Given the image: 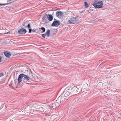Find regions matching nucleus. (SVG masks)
Returning a JSON list of instances; mask_svg holds the SVG:
<instances>
[{"label": "nucleus", "instance_id": "a211bd4d", "mask_svg": "<svg viewBox=\"0 0 121 121\" xmlns=\"http://www.w3.org/2000/svg\"><path fill=\"white\" fill-rule=\"evenodd\" d=\"M76 88H77L78 89H76V94H77V93L78 92H79V88H80L79 87V86H77V87Z\"/></svg>", "mask_w": 121, "mask_h": 121}, {"label": "nucleus", "instance_id": "6e6552de", "mask_svg": "<svg viewBox=\"0 0 121 121\" xmlns=\"http://www.w3.org/2000/svg\"><path fill=\"white\" fill-rule=\"evenodd\" d=\"M26 32V30L24 28H22L18 31V33L20 34H24Z\"/></svg>", "mask_w": 121, "mask_h": 121}, {"label": "nucleus", "instance_id": "9b49d317", "mask_svg": "<svg viewBox=\"0 0 121 121\" xmlns=\"http://www.w3.org/2000/svg\"><path fill=\"white\" fill-rule=\"evenodd\" d=\"M27 23H23L22 25V26L24 27V28H26L28 27V28H29L30 27V24H27Z\"/></svg>", "mask_w": 121, "mask_h": 121}, {"label": "nucleus", "instance_id": "b1692460", "mask_svg": "<svg viewBox=\"0 0 121 121\" xmlns=\"http://www.w3.org/2000/svg\"><path fill=\"white\" fill-rule=\"evenodd\" d=\"M3 74L2 73H0V77H1L3 76Z\"/></svg>", "mask_w": 121, "mask_h": 121}, {"label": "nucleus", "instance_id": "412c9836", "mask_svg": "<svg viewBox=\"0 0 121 121\" xmlns=\"http://www.w3.org/2000/svg\"><path fill=\"white\" fill-rule=\"evenodd\" d=\"M28 29H29V33H30L31 32V31H32V30L31 29V27H30V28H28Z\"/></svg>", "mask_w": 121, "mask_h": 121}, {"label": "nucleus", "instance_id": "9d476101", "mask_svg": "<svg viewBox=\"0 0 121 121\" xmlns=\"http://www.w3.org/2000/svg\"><path fill=\"white\" fill-rule=\"evenodd\" d=\"M60 24V23L58 21L56 20L54 21L52 24V26H59Z\"/></svg>", "mask_w": 121, "mask_h": 121}, {"label": "nucleus", "instance_id": "1a4fd4ad", "mask_svg": "<svg viewBox=\"0 0 121 121\" xmlns=\"http://www.w3.org/2000/svg\"><path fill=\"white\" fill-rule=\"evenodd\" d=\"M23 81L24 82V81L26 80L27 81H28V82L29 80L30 79L29 76L27 75H25L23 73Z\"/></svg>", "mask_w": 121, "mask_h": 121}, {"label": "nucleus", "instance_id": "39448f33", "mask_svg": "<svg viewBox=\"0 0 121 121\" xmlns=\"http://www.w3.org/2000/svg\"><path fill=\"white\" fill-rule=\"evenodd\" d=\"M47 14L44 15L42 17V21L44 22L45 23L48 22V19L47 18Z\"/></svg>", "mask_w": 121, "mask_h": 121}, {"label": "nucleus", "instance_id": "f704fd0d", "mask_svg": "<svg viewBox=\"0 0 121 121\" xmlns=\"http://www.w3.org/2000/svg\"><path fill=\"white\" fill-rule=\"evenodd\" d=\"M80 89H82V88H81Z\"/></svg>", "mask_w": 121, "mask_h": 121}, {"label": "nucleus", "instance_id": "f3484780", "mask_svg": "<svg viewBox=\"0 0 121 121\" xmlns=\"http://www.w3.org/2000/svg\"><path fill=\"white\" fill-rule=\"evenodd\" d=\"M66 93L65 94V96H67L69 95L70 92H69L68 90L67 91L66 90H65Z\"/></svg>", "mask_w": 121, "mask_h": 121}, {"label": "nucleus", "instance_id": "72a5a7b5", "mask_svg": "<svg viewBox=\"0 0 121 121\" xmlns=\"http://www.w3.org/2000/svg\"><path fill=\"white\" fill-rule=\"evenodd\" d=\"M17 111V112H20V111Z\"/></svg>", "mask_w": 121, "mask_h": 121}, {"label": "nucleus", "instance_id": "7ed1b4c3", "mask_svg": "<svg viewBox=\"0 0 121 121\" xmlns=\"http://www.w3.org/2000/svg\"><path fill=\"white\" fill-rule=\"evenodd\" d=\"M103 5V2L99 0L95 1L94 2L93 5L95 8H102Z\"/></svg>", "mask_w": 121, "mask_h": 121}, {"label": "nucleus", "instance_id": "f03ea898", "mask_svg": "<svg viewBox=\"0 0 121 121\" xmlns=\"http://www.w3.org/2000/svg\"><path fill=\"white\" fill-rule=\"evenodd\" d=\"M34 104H33L32 107L30 105H29L27 106L25 108L26 112H24L23 111L22 112V113L23 114H26L28 115L32 112V114H34V113H33L34 112L33 111L34 109H35V107H34V108L33 107Z\"/></svg>", "mask_w": 121, "mask_h": 121}, {"label": "nucleus", "instance_id": "2eb2a0df", "mask_svg": "<svg viewBox=\"0 0 121 121\" xmlns=\"http://www.w3.org/2000/svg\"><path fill=\"white\" fill-rule=\"evenodd\" d=\"M62 96H60L58 98V99L56 100V101H58V102L59 103V101L60 103H61L63 102V98H61Z\"/></svg>", "mask_w": 121, "mask_h": 121}, {"label": "nucleus", "instance_id": "5701e85b", "mask_svg": "<svg viewBox=\"0 0 121 121\" xmlns=\"http://www.w3.org/2000/svg\"><path fill=\"white\" fill-rule=\"evenodd\" d=\"M67 96H65L64 97H63V99H65V100H66L67 99Z\"/></svg>", "mask_w": 121, "mask_h": 121}, {"label": "nucleus", "instance_id": "ddd939ff", "mask_svg": "<svg viewBox=\"0 0 121 121\" xmlns=\"http://www.w3.org/2000/svg\"><path fill=\"white\" fill-rule=\"evenodd\" d=\"M62 12L60 11H58L56 13V15L57 17L61 16L63 15Z\"/></svg>", "mask_w": 121, "mask_h": 121}, {"label": "nucleus", "instance_id": "473e14b6", "mask_svg": "<svg viewBox=\"0 0 121 121\" xmlns=\"http://www.w3.org/2000/svg\"><path fill=\"white\" fill-rule=\"evenodd\" d=\"M63 99V100H64V101L65 100L64 99Z\"/></svg>", "mask_w": 121, "mask_h": 121}, {"label": "nucleus", "instance_id": "c9c22d12", "mask_svg": "<svg viewBox=\"0 0 121 121\" xmlns=\"http://www.w3.org/2000/svg\"><path fill=\"white\" fill-rule=\"evenodd\" d=\"M65 91H64V92H65Z\"/></svg>", "mask_w": 121, "mask_h": 121}, {"label": "nucleus", "instance_id": "c85d7f7f", "mask_svg": "<svg viewBox=\"0 0 121 121\" xmlns=\"http://www.w3.org/2000/svg\"><path fill=\"white\" fill-rule=\"evenodd\" d=\"M2 57L1 56H0V62H1V61Z\"/></svg>", "mask_w": 121, "mask_h": 121}, {"label": "nucleus", "instance_id": "e433bc0d", "mask_svg": "<svg viewBox=\"0 0 121 121\" xmlns=\"http://www.w3.org/2000/svg\"><path fill=\"white\" fill-rule=\"evenodd\" d=\"M92 121H94V120H93Z\"/></svg>", "mask_w": 121, "mask_h": 121}, {"label": "nucleus", "instance_id": "cd10ccee", "mask_svg": "<svg viewBox=\"0 0 121 121\" xmlns=\"http://www.w3.org/2000/svg\"><path fill=\"white\" fill-rule=\"evenodd\" d=\"M15 118H13L12 119V120L13 121H15Z\"/></svg>", "mask_w": 121, "mask_h": 121}, {"label": "nucleus", "instance_id": "2f4dec72", "mask_svg": "<svg viewBox=\"0 0 121 121\" xmlns=\"http://www.w3.org/2000/svg\"><path fill=\"white\" fill-rule=\"evenodd\" d=\"M9 86H11V85H12V84H11V83H10V84H9Z\"/></svg>", "mask_w": 121, "mask_h": 121}, {"label": "nucleus", "instance_id": "393cba45", "mask_svg": "<svg viewBox=\"0 0 121 121\" xmlns=\"http://www.w3.org/2000/svg\"><path fill=\"white\" fill-rule=\"evenodd\" d=\"M55 104V105H59V104L58 103V102H56V103H55L54 104H53V105H54V104Z\"/></svg>", "mask_w": 121, "mask_h": 121}, {"label": "nucleus", "instance_id": "f8f14e48", "mask_svg": "<svg viewBox=\"0 0 121 121\" xmlns=\"http://www.w3.org/2000/svg\"><path fill=\"white\" fill-rule=\"evenodd\" d=\"M4 53L5 56L8 58L9 57L11 56L10 53L8 51H4Z\"/></svg>", "mask_w": 121, "mask_h": 121}, {"label": "nucleus", "instance_id": "a878e982", "mask_svg": "<svg viewBox=\"0 0 121 121\" xmlns=\"http://www.w3.org/2000/svg\"><path fill=\"white\" fill-rule=\"evenodd\" d=\"M32 31L33 32H34L36 31V30L34 29L32 30Z\"/></svg>", "mask_w": 121, "mask_h": 121}, {"label": "nucleus", "instance_id": "4be33fe9", "mask_svg": "<svg viewBox=\"0 0 121 121\" xmlns=\"http://www.w3.org/2000/svg\"><path fill=\"white\" fill-rule=\"evenodd\" d=\"M46 35L45 34H43L42 35V36L43 38H45V36H46Z\"/></svg>", "mask_w": 121, "mask_h": 121}, {"label": "nucleus", "instance_id": "bb28decb", "mask_svg": "<svg viewBox=\"0 0 121 121\" xmlns=\"http://www.w3.org/2000/svg\"><path fill=\"white\" fill-rule=\"evenodd\" d=\"M7 4H0V5H5Z\"/></svg>", "mask_w": 121, "mask_h": 121}, {"label": "nucleus", "instance_id": "7c9ffc66", "mask_svg": "<svg viewBox=\"0 0 121 121\" xmlns=\"http://www.w3.org/2000/svg\"><path fill=\"white\" fill-rule=\"evenodd\" d=\"M9 32H7L5 33V34H9L8 33H9Z\"/></svg>", "mask_w": 121, "mask_h": 121}, {"label": "nucleus", "instance_id": "f257e3e1", "mask_svg": "<svg viewBox=\"0 0 121 121\" xmlns=\"http://www.w3.org/2000/svg\"><path fill=\"white\" fill-rule=\"evenodd\" d=\"M35 107V108L34 109L33 113H36L39 114L40 113H48L50 112V107L49 105H46L44 106H42L39 105H38L36 104H34L33 108Z\"/></svg>", "mask_w": 121, "mask_h": 121}, {"label": "nucleus", "instance_id": "4468645a", "mask_svg": "<svg viewBox=\"0 0 121 121\" xmlns=\"http://www.w3.org/2000/svg\"><path fill=\"white\" fill-rule=\"evenodd\" d=\"M47 18L48 19V22L49 21H51L53 19V17L52 15L51 14H48L47 15Z\"/></svg>", "mask_w": 121, "mask_h": 121}, {"label": "nucleus", "instance_id": "dca6fc26", "mask_svg": "<svg viewBox=\"0 0 121 121\" xmlns=\"http://www.w3.org/2000/svg\"><path fill=\"white\" fill-rule=\"evenodd\" d=\"M50 30H47L45 33V34L47 37H49L50 35Z\"/></svg>", "mask_w": 121, "mask_h": 121}, {"label": "nucleus", "instance_id": "20e7f679", "mask_svg": "<svg viewBox=\"0 0 121 121\" xmlns=\"http://www.w3.org/2000/svg\"><path fill=\"white\" fill-rule=\"evenodd\" d=\"M78 21V17H73L71 18L69 20V23L70 24H74Z\"/></svg>", "mask_w": 121, "mask_h": 121}, {"label": "nucleus", "instance_id": "6ab92c4d", "mask_svg": "<svg viewBox=\"0 0 121 121\" xmlns=\"http://www.w3.org/2000/svg\"><path fill=\"white\" fill-rule=\"evenodd\" d=\"M85 5L86 8H88L89 7V6L86 2H85Z\"/></svg>", "mask_w": 121, "mask_h": 121}, {"label": "nucleus", "instance_id": "423d86ee", "mask_svg": "<svg viewBox=\"0 0 121 121\" xmlns=\"http://www.w3.org/2000/svg\"><path fill=\"white\" fill-rule=\"evenodd\" d=\"M76 87L71 88H69L68 89L69 92H70L71 94H76Z\"/></svg>", "mask_w": 121, "mask_h": 121}, {"label": "nucleus", "instance_id": "0eeeda50", "mask_svg": "<svg viewBox=\"0 0 121 121\" xmlns=\"http://www.w3.org/2000/svg\"><path fill=\"white\" fill-rule=\"evenodd\" d=\"M23 73L20 74L18 77V81L19 84L23 81Z\"/></svg>", "mask_w": 121, "mask_h": 121}, {"label": "nucleus", "instance_id": "aec40b11", "mask_svg": "<svg viewBox=\"0 0 121 121\" xmlns=\"http://www.w3.org/2000/svg\"><path fill=\"white\" fill-rule=\"evenodd\" d=\"M40 29L42 30V32H44L45 31V29L43 27H42L40 28Z\"/></svg>", "mask_w": 121, "mask_h": 121}, {"label": "nucleus", "instance_id": "c756f323", "mask_svg": "<svg viewBox=\"0 0 121 121\" xmlns=\"http://www.w3.org/2000/svg\"><path fill=\"white\" fill-rule=\"evenodd\" d=\"M11 0H7V2H9L11 1Z\"/></svg>", "mask_w": 121, "mask_h": 121}]
</instances>
